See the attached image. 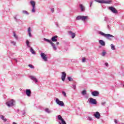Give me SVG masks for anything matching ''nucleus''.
<instances>
[{"mask_svg": "<svg viewBox=\"0 0 124 124\" xmlns=\"http://www.w3.org/2000/svg\"><path fill=\"white\" fill-rule=\"evenodd\" d=\"M98 34H100V35H101L102 36H104V37H106L107 39H108L109 40H111V38H114L115 36L113 35L110 34H105L104 32L100 31L98 32Z\"/></svg>", "mask_w": 124, "mask_h": 124, "instance_id": "1", "label": "nucleus"}, {"mask_svg": "<svg viewBox=\"0 0 124 124\" xmlns=\"http://www.w3.org/2000/svg\"><path fill=\"white\" fill-rule=\"evenodd\" d=\"M90 18L87 16H78L76 17L77 20H81L83 22H85L86 21H88V20H89Z\"/></svg>", "mask_w": 124, "mask_h": 124, "instance_id": "2", "label": "nucleus"}, {"mask_svg": "<svg viewBox=\"0 0 124 124\" xmlns=\"http://www.w3.org/2000/svg\"><path fill=\"white\" fill-rule=\"evenodd\" d=\"M94 1H96V2H98L99 3H106L107 4H110V3L112 2V0H94Z\"/></svg>", "mask_w": 124, "mask_h": 124, "instance_id": "3", "label": "nucleus"}, {"mask_svg": "<svg viewBox=\"0 0 124 124\" xmlns=\"http://www.w3.org/2000/svg\"><path fill=\"white\" fill-rule=\"evenodd\" d=\"M30 4L32 6L31 13H35V1H33V0H31Z\"/></svg>", "mask_w": 124, "mask_h": 124, "instance_id": "4", "label": "nucleus"}, {"mask_svg": "<svg viewBox=\"0 0 124 124\" xmlns=\"http://www.w3.org/2000/svg\"><path fill=\"white\" fill-rule=\"evenodd\" d=\"M88 102L89 104H92L93 105H95L97 104V102L95 99L93 98H90L88 99Z\"/></svg>", "mask_w": 124, "mask_h": 124, "instance_id": "5", "label": "nucleus"}, {"mask_svg": "<svg viewBox=\"0 0 124 124\" xmlns=\"http://www.w3.org/2000/svg\"><path fill=\"white\" fill-rule=\"evenodd\" d=\"M15 103V101L13 99H12L6 102V105L8 106V107H12V106H14Z\"/></svg>", "mask_w": 124, "mask_h": 124, "instance_id": "6", "label": "nucleus"}, {"mask_svg": "<svg viewBox=\"0 0 124 124\" xmlns=\"http://www.w3.org/2000/svg\"><path fill=\"white\" fill-rule=\"evenodd\" d=\"M108 9L110 10V11L114 14H118V10L113 6L108 7Z\"/></svg>", "mask_w": 124, "mask_h": 124, "instance_id": "7", "label": "nucleus"}, {"mask_svg": "<svg viewBox=\"0 0 124 124\" xmlns=\"http://www.w3.org/2000/svg\"><path fill=\"white\" fill-rule=\"evenodd\" d=\"M40 55H41V57L42 59H43V61H44V62L48 61V57H47V55H46V54H45L43 52H41Z\"/></svg>", "mask_w": 124, "mask_h": 124, "instance_id": "8", "label": "nucleus"}, {"mask_svg": "<svg viewBox=\"0 0 124 124\" xmlns=\"http://www.w3.org/2000/svg\"><path fill=\"white\" fill-rule=\"evenodd\" d=\"M55 101L56 104H58V105H59V106H61L62 107L64 106V103H63V101H60L59 98H57Z\"/></svg>", "mask_w": 124, "mask_h": 124, "instance_id": "9", "label": "nucleus"}, {"mask_svg": "<svg viewBox=\"0 0 124 124\" xmlns=\"http://www.w3.org/2000/svg\"><path fill=\"white\" fill-rule=\"evenodd\" d=\"M58 120H59V121H61V122H59L60 124H66L65 121H64V120H63V118H62V116H61L60 115H58Z\"/></svg>", "mask_w": 124, "mask_h": 124, "instance_id": "10", "label": "nucleus"}, {"mask_svg": "<svg viewBox=\"0 0 124 124\" xmlns=\"http://www.w3.org/2000/svg\"><path fill=\"white\" fill-rule=\"evenodd\" d=\"M14 18L16 23H19V22H21V19H20V15H16L15 16Z\"/></svg>", "mask_w": 124, "mask_h": 124, "instance_id": "11", "label": "nucleus"}, {"mask_svg": "<svg viewBox=\"0 0 124 124\" xmlns=\"http://www.w3.org/2000/svg\"><path fill=\"white\" fill-rule=\"evenodd\" d=\"M29 78L31 79V80L33 81V82H34V83H35L38 82V80H37V78H36L33 76H30L29 77Z\"/></svg>", "mask_w": 124, "mask_h": 124, "instance_id": "12", "label": "nucleus"}, {"mask_svg": "<svg viewBox=\"0 0 124 124\" xmlns=\"http://www.w3.org/2000/svg\"><path fill=\"white\" fill-rule=\"evenodd\" d=\"M66 78V73H65V72H62V73L61 78L62 81H63V82L65 81Z\"/></svg>", "mask_w": 124, "mask_h": 124, "instance_id": "13", "label": "nucleus"}, {"mask_svg": "<svg viewBox=\"0 0 124 124\" xmlns=\"http://www.w3.org/2000/svg\"><path fill=\"white\" fill-rule=\"evenodd\" d=\"M91 94L93 96H98L99 95V92L97 91H93L91 93Z\"/></svg>", "mask_w": 124, "mask_h": 124, "instance_id": "14", "label": "nucleus"}, {"mask_svg": "<svg viewBox=\"0 0 124 124\" xmlns=\"http://www.w3.org/2000/svg\"><path fill=\"white\" fill-rule=\"evenodd\" d=\"M93 116L96 119H100V113L98 111L94 112Z\"/></svg>", "mask_w": 124, "mask_h": 124, "instance_id": "15", "label": "nucleus"}, {"mask_svg": "<svg viewBox=\"0 0 124 124\" xmlns=\"http://www.w3.org/2000/svg\"><path fill=\"white\" fill-rule=\"evenodd\" d=\"M26 93L27 96L30 97L31 95V89H27L26 90Z\"/></svg>", "mask_w": 124, "mask_h": 124, "instance_id": "16", "label": "nucleus"}, {"mask_svg": "<svg viewBox=\"0 0 124 124\" xmlns=\"http://www.w3.org/2000/svg\"><path fill=\"white\" fill-rule=\"evenodd\" d=\"M51 41H52V42H57V41H58V36L55 35L53 36L51 38Z\"/></svg>", "mask_w": 124, "mask_h": 124, "instance_id": "17", "label": "nucleus"}, {"mask_svg": "<svg viewBox=\"0 0 124 124\" xmlns=\"http://www.w3.org/2000/svg\"><path fill=\"white\" fill-rule=\"evenodd\" d=\"M68 34L71 36L72 39L75 38V33H73L71 31H68Z\"/></svg>", "mask_w": 124, "mask_h": 124, "instance_id": "18", "label": "nucleus"}, {"mask_svg": "<svg viewBox=\"0 0 124 124\" xmlns=\"http://www.w3.org/2000/svg\"><path fill=\"white\" fill-rule=\"evenodd\" d=\"M79 7L80 8L81 12H84L85 10V6L83 5L82 4H79Z\"/></svg>", "mask_w": 124, "mask_h": 124, "instance_id": "19", "label": "nucleus"}, {"mask_svg": "<svg viewBox=\"0 0 124 124\" xmlns=\"http://www.w3.org/2000/svg\"><path fill=\"white\" fill-rule=\"evenodd\" d=\"M45 112L47 114H51V113H52V110L48 108H46L45 109Z\"/></svg>", "mask_w": 124, "mask_h": 124, "instance_id": "20", "label": "nucleus"}, {"mask_svg": "<svg viewBox=\"0 0 124 124\" xmlns=\"http://www.w3.org/2000/svg\"><path fill=\"white\" fill-rule=\"evenodd\" d=\"M0 118L1 120H2V121H3V122H4V123H5L7 121L6 118H4V116L2 115H0Z\"/></svg>", "mask_w": 124, "mask_h": 124, "instance_id": "21", "label": "nucleus"}, {"mask_svg": "<svg viewBox=\"0 0 124 124\" xmlns=\"http://www.w3.org/2000/svg\"><path fill=\"white\" fill-rule=\"evenodd\" d=\"M99 43L100 44V45L102 46H105V42H104V41H103L102 40H100L99 41Z\"/></svg>", "mask_w": 124, "mask_h": 124, "instance_id": "22", "label": "nucleus"}, {"mask_svg": "<svg viewBox=\"0 0 124 124\" xmlns=\"http://www.w3.org/2000/svg\"><path fill=\"white\" fill-rule=\"evenodd\" d=\"M51 46L53 47V50H54V51H56L57 50V47L55 45V44H54V43H52L51 44H50Z\"/></svg>", "mask_w": 124, "mask_h": 124, "instance_id": "23", "label": "nucleus"}, {"mask_svg": "<svg viewBox=\"0 0 124 124\" xmlns=\"http://www.w3.org/2000/svg\"><path fill=\"white\" fill-rule=\"evenodd\" d=\"M44 40L45 41H46V42H47L48 43H50V44H51L52 43V42L51 40H49V39H46L45 38H44Z\"/></svg>", "mask_w": 124, "mask_h": 124, "instance_id": "24", "label": "nucleus"}, {"mask_svg": "<svg viewBox=\"0 0 124 124\" xmlns=\"http://www.w3.org/2000/svg\"><path fill=\"white\" fill-rule=\"evenodd\" d=\"M30 43H31L30 42V41H29L28 40H27L26 41V45H27V46L28 48H31V45H30Z\"/></svg>", "mask_w": 124, "mask_h": 124, "instance_id": "25", "label": "nucleus"}, {"mask_svg": "<svg viewBox=\"0 0 124 124\" xmlns=\"http://www.w3.org/2000/svg\"><path fill=\"white\" fill-rule=\"evenodd\" d=\"M28 32L29 33V36L30 37H31V27H29L28 30Z\"/></svg>", "mask_w": 124, "mask_h": 124, "instance_id": "26", "label": "nucleus"}, {"mask_svg": "<svg viewBox=\"0 0 124 124\" xmlns=\"http://www.w3.org/2000/svg\"><path fill=\"white\" fill-rule=\"evenodd\" d=\"M30 52H31V54L32 55H35V51H34V50L32 49V47H30Z\"/></svg>", "mask_w": 124, "mask_h": 124, "instance_id": "27", "label": "nucleus"}, {"mask_svg": "<svg viewBox=\"0 0 124 124\" xmlns=\"http://www.w3.org/2000/svg\"><path fill=\"white\" fill-rule=\"evenodd\" d=\"M110 47H111V50H113V51H114V50H116V48H115V46L114 45V44H111L110 45Z\"/></svg>", "mask_w": 124, "mask_h": 124, "instance_id": "28", "label": "nucleus"}, {"mask_svg": "<svg viewBox=\"0 0 124 124\" xmlns=\"http://www.w3.org/2000/svg\"><path fill=\"white\" fill-rule=\"evenodd\" d=\"M101 55L102 57H105V55H106V50H103Z\"/></svg>", "mask_w": 124, "mask_h": 124, "instance_id": "29", "label": "nucleus"}, {"mask_svg": "<svg viewBox=\"0 0 124 124\" xmlns=\"http://www.w3.org/2000/svg\"><path fill=\"white\" fill-rule=\"evenodd\" d=\"M81 94H82V95H85L87 94V91L85 90L82 91L81 92Z\"/></svg>", "mask_w": 124, "mask_h": 124, "instance_id": "30", "label": "nucleus"}, {"mask_svg": "<svg viewBox=\"0 0 124 124\" xmlns=\"http://www.w3.org/2000/svg\"><path fill=\"white\" fill-rule=\"evenodd\" d=\"M26 111L25 110H23L22 111V117H24L25 116H26Z\"/></svg>", "mask_w": 124, "mask_h": 124, "instance_id": "31", "label": "nucleus"}, {"mask_svg": "<svg viewBox=\"0 0 124 124\" xmlns=\"http://www.w3.org/2000/svg\"><path fill=\"white\" fill-rule=\"evenodd\" d=\"M13 36H14L15 38H16V40H18V36H17V35H16V33H15V32H13Z\"/></svg>", "mask_w": 124, "mask_h": 124, "instance_id": "32", "label": "nucleus"}, {"mask_svg": "<svg viewBox=\"0 0 124 124\" xmlns=\"http://www.w3.org/2000/svg\"><path fill=\"white\" fill-rule=\"evenodd\" d=\"M22 12L23 14H25L26 15H29V12H28V11H27L24 10V11H22Z\"/></svg>", "mask_w": 124, "mask_h": 124, "instance_id": "33", "label": "nucleus"}, {"mask_svg": "<svg viewBox=\"0 0 124 124\" xmlns=\"http://www.w3.org/2000/svg\"><path fill=\"white\" fill-rule=\"evenodd\" d=\"M62 94L63 95L64 97H66V93L64 91H62Z\"/></svg>", "mask_w": 124, "mask_h": 124, "instance_id": "34", "label": "nucleus"}, {"mask_svg": "<svg viewBox=\"0 0 124 124\" xmlns=\"http://www.w3.org/2000/svg\"><path fill=\"white\" fill-rule=\"evenodd\" d=\"M28 66L30 67V68H31L32 69H34V66H33V65L32 64H29Z\"/></svg>", "mask_w": 124, "mask_h": 124, "instance_id": "35", "label": "nucleus"}, {"mask_svg": "<svg viewBox=\"0 0 124 124\" xmlns=\"http://www.w3.org/2000/svg\"><path fill=\"white\" fill-rule=\"evenodd\" d=\"M67 79L70 82H71V81H73V78H71L70 77H68L67 78Z\"/></svg>", "mask_w": 124, "mask_h": 124, "instance_id": "36", "label": "nucleus"}, {"mask_svg": "<svg viewBox=\"0 0 124 124\" xmlns=\"http://www.w3.org/2000/svg\"><path fill=\"white\" fill-rule=\"evenodd\" d=\"M11 44H13V45H14V46H15L16 45V42L11 41Z\"/></svg>", "mask_w": 124, "mask_h": 124, "instance_id": "37", "label": "nucleus"}, {"mask_svg": "<svg viewBox=\"0 0 124 124\" xmlns=\"http://www.w3.org/2000/svg\"><path fill=\"white\" fill-rule=\"evenodd\" d=\"M108 17H107L106 16H105V17H104V21H105V22H108Z\"/></svg>", "mask_w": 124, "mask_h": 124, "instance_id": "38", "label": "nucleus"}, {"mask_svg": "<svg viewBox=\"0 0 124 124\" xmlns=\"http://www.w3.org/2000/svg\"><path fill=\"white\" fill-rule=\"evenodd\" d=\"M88 120L89 121H93V118L91 117L88 116Z\"/></svg>", "mask_w": 124, "mask_h": 124, "instance_id": "39", "label": "nucleus"}, {"mask_svg": "<svg viewBox=\"0 0 124 124\" xmlns=\"http://www.w3.org/2000/svg\"><path fill=\"white\" fill-rule=\"evenodd\" d=\"M107 27H108V30H110V29H111V25L108 24Z\"/></svg>", "mask_w": 124, "mask_h": 124, "instance_id": "40", "label": "nucleus"}, {"mask_svg": "<svg viewBox=\"0 0 124 124\" xmlns=\"http://www.w3.org/2000/svg\"><path fill=\"white\" fill-rule=\"evenodd\" d=\"M73 88L74 89V90H76V85L73 84Z\"/></svg>", "mask_w": 124, "mask_h": 124, "instance_id": "41", "label": "nucleus"}, {"mask_svg": "<svg viewBox=\"0 0 124 124\" xmlns=\"http://www.w3.org/2000/svg\"><path fill=\"white\" fill-rule=\"evenodd\" d=\"M51 11L52 13H54V12L55 11V9H54L53 8H52L51 9Z\"/></svg>", "mask_w": 124, "mask_h": 124, "instance_id": "42", "label": "nucleus"}, {"mask_svg": "<svg viewBox=\"0 0 124 124\" xmlns=\"http://www.w3.org/2000/svg\"><path fill=\"white\" fill-rule=\"evenodd\" d=\"M85 61H86V59H85V58H83L82 59V62H85Z\"/></svg>", "mask_w": 124, "mask_h": 124, "instance_id": "43", "label": "nucleus"}, {"mask_svg": "<svg viewBox=\"0 0 124 124\" xmlns=\"http://www.w3.org/2000/svg\"><path fill=\"white\" fill-rule=\"evenodd\" d=\"M105 104H106V102H102V105H105Z\"/></svg>", "mask_w": 124, "mask_h": 124, "instance_id": "44", "label": "nucleus"}, {"mask_svg": "<svg viewBox=\"0 0 124 124\" xmlns=\"http://www.w3.org/2000/svg\"><path fill=\"white\" fill-rule=\"evenodd\" d=\"M114 123H115L116 124H118V120H117V119L114 120Z\"/></svg>", "mask_w": 124, "mask_h": 124, "instance_id": "45", "label": "nucleus"}, {"mask_svg": "<svg viewBox=\"0 0 124 124\" xmlns=\"http://www.w3.org/2000/svg\"><path fill=\"white\" fill-rule=\"evenodd\" d=\"M14 60H15L16 62H18V59L15 58Z\"/></svg>", "mask_w": 124, "mask_h": 124, "instance_id": "46", "label": "nucleus"}, {"mask_svg": "<svg viewBox=\"0 0 124 124\" xmlns=\"http://www.w3.org/2000/svg\"><path fill=\"white\" fill-rule=\"evenodd\" d=\"M92 5H93V1L90 2V7H92Z\"/></svg>", "mask_w": 124, "mask_h": 124, "instance_id": "47", "label": "nucleus"}, {"mask_svg": "<svg viewBox=\"0 0 124 124\" xmlns=\"http://www.w3.org/2000/svg\"><path fill=\"white\" fill-rule=\"evenodd\" d=\"M105 64L106 66H108V63L107 62H106L105 63Z\"/></svg>", "mask_w": 124, "mask_h": 124, "instance_id": "48", "label": "nucleus"}, {"mask_svg": "<svg viewBox=\"0 0 124 124\" xmlns=\"http://www.w3.org/2000/svg\"><path fill=\"white\" fill-rule=\"evenodd\" d=\"M60 44V43L59 42H56V45H59Z\"/></svg>", "mask_w": 124, "mask_h": 124, "instance_id": "49", "label": "nucleus"}, {"mask_svg": "<svg viewBox=\"0 0 124 124\" xmlns=\"http://www.w3.org/2000/svg\"><path fill=\"white\" fill-rule=\"evenodd\" d=\"M13 124H17L15 122H13Z\"/></svg>", "mask_w": 124, "mask_h": 124, "instance_id": "50", "label": "nucleus"}, {"mask_svg": "<svg viewBox=\"0 0 124 124\" xmlns=\"http://www.w3.org/2000/svg\"><path fill=\"white\" fill-rule=\"evenodd\" d=\"M85 98H88V96H85Z\"/></svg>", "mask_w": 124, "mask_h": 124, "instance_id": "51", "label": "nucleus"}, {"mask_svg": "<svg viewBox=\"0 0 124 124\" xmlns=\"http://www.w3.org/2000/svg\"><path fill=\"white\" fill-rule=\"evenodd\" d=\"M19 109H17V112H19Z\"/></svg>", "mask_w": 124, "mask_h": 124, "instance_id": "52", "label": "nucleus"}, {"mask_svg": "<svg viewBox=\"0 0 124 124\" xmlns=\"http://www.w3.org/2000/svg\"><path fill=\"white\" fill-rule=\"evenodd\" d=\"M121 124H124V123H121Z\"/></svg>", "mask_w": 124, "mask_h": 124, "instance_id": "53", "label": "nucleus"}]
</instances>
